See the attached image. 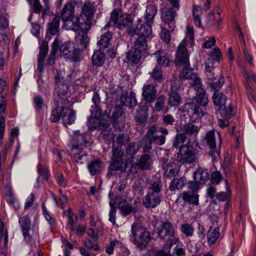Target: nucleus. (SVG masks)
<instances>
[{"label":"nucleus","mask_w":256,"mask_h":256,"mask_svg":"<svg viewBox=\"0 0 256 256\" xmlns=\"http://www.w3.org/2000/svg\"><path fill=\"white\" fill-rule=\"evenodd\" d=\"M168 134V130L164 127L158 128L156 124H150L148 127L146 136L153 143L158 146L163 145L166 142V136Z\"/></svg>","instance_id":"nucleus-5"},{"label":"nucleus","mask_w":256,"mask_h":256,"mask_svg":"<svg viewBox=\"0 0 256 256\" xmlns=\"http://www.w3.org/2000/svg\"><path fill=\"white\" fill-rule=\"evenodd\" d=\"M222 177L220 172L214 171L211 174L210 182L212 184H218L222 180Z\"/></svg>","instance_id":"nucleus-56"},{"label":"nucleus","mask_w":256,"mask_h":256,"mask_svg":"<svg viewBox=\"0 0 256 256\" xmlns=\"http://www.w3.org/2000/svg\"><path fill=\"white\" fill-rule=\"evenodd\" d=\"M74 15V8L72 4L70 2L66 4L61 13V18L64 24L68 23L69 22L68 20Z\"/></svg>","instance_id":"nucleus-25"},{"label":"nucleus","mask_w":256,"mask_h":256,"mask_svg":"<svg viewBox=\"0 0 256 256\" xmlns=\"http://www.w3.org/2000/svg\"><path fill=\"white\" fill-rule=\"evenodd\" d=\"M180 129L182 133L184 134V136H196L200 130V127L192 122H188L182 125Z\"/></svg>","instance_id":"nucleus-22"},{"label":"nucleus","mask_w":256,"mask_h":256,"mask_svg":"<svg viewBox=\"0 0 256 256\" xmlns=\"http://www.w3.org/2000/svg\"><path fill=\"white\" fill-rule=\"evenodd\" d=\"M122 105L128 108H132L137 104L136 97H119Z\"/></svg>","instance_id":"nucleus-45"},{"label":"nucleus","mask_w":256,"mask_h":256,"mask_svg":"<svg viewBox=\"0 0 256 256\" xmlns=\"http://www.w3.org/2000/svg\"><path fill=\"white\" fill-rule=\"evenodd\" d=\"M48 42H43L40 47V53L38 58L41 60L45 59V57L48 52Z\"/></svg>","instance_id":"nucleus-55"},{"label":"nucleus","mask_w":256,"mask_h":256,"mask_svg":"<svg viewBox=\"0 0 256 256\" xmlns=\"http://www.w3.org/2000/svg\"><path fill=\"white\" fill-rule=\"evenodd\" d=\"M68 23H64V26H67V28L72 30L75 32L81 30L83 32H87L90 29L88 28L86 25V20L80 22V16H75L74 15L72 16L69 20Z\"/></svg>","instance_id":"nucleus-12"},{"label":"nucleus","mask_w":256,"mask_h":256,"mask_svg":"<svg viewBox=\"0 0 256 256\" xmlns=\"http://www.w3.org/2000/svg\"><path fill=\"white\" fill-rule=\"evenodd\" d=\"M182 200L194 206L198 204V196L196 194H190L184 192L181 194Z\"/></svg>","instance_id":"nucleus-36"},{"label":"nucleus","mask_w":256,"mask_h":256,"mask_svg":"<svg viewBox=\"0 0 256 256\" xmlns=\"http://www.w3.org/2000/svg\"><path fill=\"white\" fill-rule=\"evenodd\" d=\"M196 155L194 148L185 144L180 148L177 154V160L182 163L191 164L196 162Z\"/></svg>","instance_id":"nucleus-7"},{"label":"nucleus","mask_w":256,"mask_h":256,"mask_svg":"<svg viewBox=\"0 0 256 256\" xmlns=\"http://www.w3.org/2000/svg\"><path fill=\"white\" fill-rule=\"evenodd\" d=\"M208 102V97H193L190 102L186 104V106H188L192 110V115L196 114L199 116L201 112L200 106H206Z\"/></svg>","instance_id":"nucleus-14"},{"label":"nucleus","mask_w":256,"mask_h":256,"mask_svg":"<svg viewBox=\"0 0 256 256\" xmlns=\"http://www.w3.org/2000/svg\"><path fill=\"white\" fill-rule=\"evenodd\" d=\"M186 45V40H183L178 47L174 62L177 67L188 68L190 66L189 54Z\"/></svg>","instance_id":"nucleus-6"},{"label":"nucleus","mask_w":256,"mask_h":256,"mask_svg":"<svg viewBox=\"0 0 256 256\" xmlns=\"http://www.w3.org/2000/svg\"><path fill=\"white\" fill-rule=\"evenodd\" d=\"M116 141L118 146L115 147L114 144H113L112 162L108 167V174L111 175L114 174V172L122 170L123 168L124 153L122 150L121 146L128 142L129 137L127 135L120 134L116 137Z\"/></svg>","instance_id":"nucleus-2"},{"label":"nucleus","mask_w":256,"mask_h":256,"mask_svg":"<svg viewBox=\"0 0 256 256\" xmlns=\"http://www.w3.org/2000/svg\"><path fill=\"white\" fill-rule=\"evenodd\" d=\"M92 60L94 65L96 66H102L105 62V54L104 52L98 50L93 54Z\"/></svg>","instance_id":"nucleus-34"},{"label":"nucleus","mask_w":256,"mask_h":256,"mask_svg":"<svg viewBox=\"0 0 256 256\" xmlns=\"http://www.w3.org/2000/svg\"><path fill=\"white\" fill-rule=\"evenodd\" d=\"M175 120V118L171 114L164 116L162 118V122L165 126H172Z\"/></svg>","instance_id":"nucleus-63"},{"label":"nucleus","mask_w":256,"mask_h":256,"mask_svg":"<svg viewBox=\"0 0 256 256\" xmlns=\"http://www.w3.org/2000/svg\"><path fill=\"white\" fill-rule=\"evenodd\" d=\"M152 24L142 22V20H138V24L136 28H133L134 34L138 36H142L146 38H149L152 34Z\"/></svg>","instance_id":"nucleus-15"},{"label":"nucleus","mask_w":256,"mask_h":256,"mask_svg":"<svg viewBox=\"0 0 256 256\" xmlns=\"http://www.w3.org/2000/svg\"><path fill=\"white\" fill-rule=\"evenodd\" d=\"M60 19L59 15L58 14L51 22L48 23V31L50 34L56 35L58 33Z\"/></svg>","instance_id":"nucleus-33"},{"label":"nucleus","mask_w":256,"mask_h":256,"mask_svg":"<svg viewBox=\"0 0 256 256\" xmlns=\"http://www.w3.org/2000/svg\"><path fill=\"white\" fill-rule=\"evenodd\" d=\"M119 210L121 214L124 217L132 213L134 214L136 212V208L133 207L131 204L128 203V202H125L124 204L120 206Z\"/></svg>","instance_id":"nucleus-39"},{"label":"nucleus","mask_w":256,"mask_h":256,"mask_svg":"<svg viewBox=\"0 0 256 256\" xmlns=\"http://www.w3.org/2000/svg\"><path fill=\"white\" fill-rule=\"evenodd\" d=\"M156 90L152 84L144 85L142 88V96H156Z\"/></svg>","instance_id":"nucleus-50"},{"label":"nucleus","mask_w":256,"mask_h":256,"mask_svg":"<svg viewBox=\"0 0 256 256\" xmlns=\"http://www.w3.org/2000/svg\"><path fill=\"white\" fill-rule=\"evenodd\" d=\"M90 174L91 176L98 175L103 169L102 162L98 160H94L87 165Z\"/></svg>","instance_id":"nucleus-24"},{"label":"nucleus","mask_w":256,"mask_h":256,"mask_svg":"<svg viewBox=\"0 0 256 256\" xmlns=\"http://www.w3.org/2000/svg\"><path fill=\"white\" fill-rule=\"evenodd\" d=\"M194 180L200 184H204L210 179V174L207 169L198 168L194 174Z\"/></svg>","instance_id":"nucleus-21"},{"label":"nucleus","mask_w":256,"mask_h":256,"mask_svg":"<svg viewBox=\"0 0 256 256\" xmlns=\"http://www.w3.org/2000/svg\"><path fill=\"white\" fill-rule=\"evenodd\" d=\"M148 38L142 36H138L133 48L142 52H144L148 48Z\"/></svg>","instance_id":"nucleus-29"},{"label":"nucleus","mask_w":256,"mask_h":256,"mask_svg":"<svg viewBox=\"0 0 256 256\" xmlns=\"http://www.w3.org/2000/svg\"><path fill=\"white\" fill-rule=\"evenodd\" d=\"M120 22L118 25V28L119 30H124L125 28H127L128 34L134 36L133 28L132 26V19L130 15L126 13L124 14V18H122Z\"/></svg>","instance_id":"nucleus-19"},{"label":"nucleus","mask_w":256,"mask_h":256,"mask_svg":"<svg viewBox=\"0 0 256 256\" xmlns=\"http://www.w3.org/2000/svg\"><path fill=\"white\" fill-rule=\"evenodd\" d=\"M150 78L154 80L162 82L163 80L162 70L161 66H156L152 71L150 72Z\"/></svg>","instance_id":"nucleus-42"},{"label":"nucleus","mask_w":256,"mask_h":256,"mask_svg":"<svg viewBox=\"0 0 256 256\" xmlns=\"http://www.w3.org/2000/svg\"><path fill=\"white\" fill-rule=\"evenodd\" d=\"M162 186V183L160 180L154 182L149 186V191L148 192L160 195V193Z\"/></svg>","instance_id":"nucleus-49"},{"label":"nucleus","mask_w":256,"mask_h":256,"mask_svg":"<svg viewBox=\"0 0 256 256\" xmlns=\"http://www.w3.org/2000/svg\"><path fill=\"white\" fill-rule=\"evenodd\" d=\"M180 230L187 237H189L193 235L194 228L190 224L186 223L181 225Z\"/></svg>","instance_id":"nucleus-53"},{"label":"nucleus","mask_w":256,"mask_h":256,"mask_svg":"<svg viewBox=\"0 0 256 256\" xmlns=\"http://www.w3.org/2000/svg\"><path fill=\"white\" fill-rule=\"evenodd\" d=\"M125 13L122 12L120 8H116L114 9L110 14L109 22L106 25L102 28V30H106L111 26L112 23L114 26L118 28L120 22L122 18H124V14Z\"/></svg>","instance_id":"nucleus-16"},{"label":"nucleus","mask_w":256,"mask_h":256,"mask_svg":"<svg viewBox=\"0 0 256 256\" xmlns=\"http://www.w3.org/2000/svg\"><path fill=\"white\" fill-rule=\"evenodd\" d=\"M19 223L22 228V235L27 242H30L34 235V230L31 226V222L28 216H24L19 218Z\"/></svg>","instance_id":"nucleus-8"},{"label":"nucleus","mask_w":256,"mask_h":256,"mask_svg":"<svg viewBox=\"0 0 256 256\" xmlns=\"http://www.w3.org/2000/svg\"><path fill=\"white\" fill-rule=\"evenodd\" d=\"M96 8L95 3L90 1L86 2L81 7V16L86 18V25L88 28H90L92 26V20Z\"/></svg>","instance_id":"nucleus-9"},{"label":"nucleus","mask_w":256,"mask_h":256,"mask_svg":"<svg viewBox=\"0 0 256 256\" xmlns=\"http://www.w3.org/2000/svg\"><path fill=\"white\" fill-rule=\"evenodd\" d=\"M122 105L128 108H132L137 104L136 97H119Z\"/></svg>","instance_id":"nucleus-46"},{"label":"nucleus","mask_w":256,"mask_h":256,"mask_svg":"<svg viewBox=\"0 0 256 256\" xmlns=\"http://www.w3.org/2000/svg\"><path fill=\"white\" fill-rule=\"evenodd\" d=\"M68 90L67 85H62L60 86L55 85L54 92L58 96H64Z\"/></svg>","instance_id":"nucleus-61"},{"label":"nucleus","mask_w":256,"mask_h":256,"mask_svg":"<svg viewBox=\"0 0 256 256\" xmlns=\"http://www.w3.org/2000/svg\"><path fill=\"white\" fill-rule=\"evenodd\" d=\"M60 51L62 56L66 58L76 60L80 54V50L76 48L71 42H64L60 46Z\"/></svg>","instance_id":"nucleus-10"},{"label":"nucleus","mask_w":256,"mask_h":256,"mask_svg":"<svg viewBox=\"0 0 256 256\" xmlns=\"http://www.w3.org/2000/svg\"><path fill=\"white\" fill-rule=\"evenodd\" d=\"M139 149L140 144L138 143L130 142L126 148V154L133 158V156L138 151Z\"/></svg>","instance_id":"nucleus-51"},{"label":"nucleus","mask_w":256,"mask_h":256,"mask_svg":"<svg viewBox=\"0 0 256 256\" xmlns=\"http://www.w3.org/2000/svg\"><path fill=\"white\" fill-rule=\"evenodd\" d=\"M105 31L104 34H102L100 40L98 42V45L100 47V49H105L108 47V44L110 42V40L112 37V32L108 30H102Z\"/></svg>","instance_id":"nucleus-26"},{"label":"nucleus","mask_w":256,"mask_h":256,"mask_svg":"<svg viewBox=\"0 0 256 256\" xmlns=\"http://www.w3.org/2000/svg\"><path fill=\"white\" fill-rule=\"evenodd\" d=\"M161 18L162 21L169 26V28L172 30L175 27L174 18L176 16V11L174 8H164L161 9Z\"/></svg>","instance_id":"nucleus-13"},{"label":"nucleus","mask_w":256,"mask_h":256,"mask_svg":"<svg viewBox=\"0 0 256 256\" xmlns=\"http://www.w3.org/2000/svg\"><path fill=\"white\" fill-rule=\"evenodd\" d=\"M234 106V104L232 102H230V106L226 104V106H224L220 108H218V114H220V116L222 118H230L233 115L232 110Z\"/></svg>","instance_id":"nucleus-35"},{"label":"nucleus","mask_w":256,"mask_h":256,"mask_svg":"<svg viewBox=\"0 0 256 256\" xmlns=\"http://www.w3.org/2000/svg\"><path fill=\"white\" fill-rule=\"evenodd\" d=\"M184 70H182L180 74V77L182 78L188 79L191 80L190 82H195L196 84H200V78L197 75L190 71L188 70L190 66L188 68L183 66Z\"/></svg>","instance_id":"nucleus-32"},{"label":"nucleus","mask_w":256,"mask_h":256,"mask_svg":"<svg viewBox=\"0 0 256 256\" xmlns=\"http://www.w3.org/2000/svg\"><path fill=\"white\" fill-rule=\"evenodd\" d=\"M190 85L194 88V90L196 91V96H204L205 91L201 86L202 83L200 79V84H196L194 82H190Z\"/></svg>","instance_id":"nucleus-60"},{"label":"nucleus","mask_w":256,"mask_h":256,"mask_svg":"<svg viewBox=\"0 0 256 256\" xmlns=\"http://www.w3.org/2000/svg\"><path fill=\"white\" fill-rule=\"evenodd\" d=\"M147 112L144 109L140 108L136 110L135 120L138 124H144L147 120Z\"/></svg>","instance_id":"nucleus-40"},{"label":"nucleus","mask_w":256,"mask_h":256,"mask_svg":"<svg viewBox=\"0 0 256 256\" xmlns=\"http://www.w3.org/2000/svg\"><path fill=\"white\" fill-rule=\"evenodd\" d=\"M214 58H208L205 62L206 75L208 79H216L218 77V74H216L214 66Z\"/></svg>","instance_id":"nucleus-27"},{"label":"nucleus","mask_w":256,"mask_h":256,"mask_svg":"<svg viewBox=\"0 0 256 256\" xmlns=\"http://www.w3.org/2000/svg\"><path fill=\"white\" fill-rule=\"evenodd\" d=\"M110 208L109 212V220L110 222L113 225L116 224V207L114 206L112 202H110Z\"/></svg>","instance_id":"nucleus-59"},{"label":"nucleus","mask_w":256,"mask_h":256,"mask_svg":"<svg viewBox=\"0 0 256 256\" xmlns=\"http://www.w3.org/2000/svg\"><path fill=\"white\" fill-rule=\"evenodd\" d=\"M211 81L209 82V86L210 90L213 92L212 96H224L226 94L222 92H220L221 88L224 84V80L223 78H220L217 81L216 78L210 79Z\"/></svg>","instance_id":"nucleus-20"},{"label":"nucleus","mask_w":256,"mask_h":256,"mask_svg":"<svg viewBox=\"0 0 256 256\" xmlns=\"http://www.w3.org/2000/svg\"><path fill=\"white\" fill-rule=\"evenodd\" d=\"M156 12L157 8L155 6L152 4L148 6L146 10L144 22L152 24L154 22V18L156 16Z\"/></svg>","instance_id":"nucleus-30"},{"label":"nucleus","mask_w":256,"mask_h":256,"mask_svg":"<svg viewBox=\"0 0 256 256\" xmlns=\"http://www.w3.org/2000/svg\"><path fill=\"white\" fill-rule=\"evenodd\" d=\"M178 130H177V132ZM186 138L184 136V134L182 132H178L176 135L173 141V146L174 148H180L184 145L183 143L186 140Z\"/></svg>","instance_id":"nucleus-44"},{"label":"nucleus","mask_w":256,"mask_h":256,"mask_svg":"<svg viewBox=\"0 0 256 256\" xmlns=\"http://www.w3.org/2000/svg\"><path fill=\"white\" fill-rule=\"evenodd\" d=\"M86 134H80L76 132L75 133L70 143L76 144L85 147V144L86 143Z\"/></svg>","instance_id":"nucleus-43"},{"label":"nucleus","mask_w":256,"mask_h":256,"mask_svg":"<svg viewBox=\"0 0 256 256\" xmlns=\"http://www.w3.org/2000/svg\"><path fill=\"white\" fill-rule=\"evenodd\" d=\"M212 100L214 106L218 108L226 106V104L230 106V102H232L231 98L228 97H212Z\"/></svg>","instance_id":"nucleus-37"},{"label":"nucleus","mask_w":256,"mask_h":256,"mask_svg":"<svg viewBox=\"0 0 256 256\" xmlns=\"http://www.w3.org/2000/svg\"><path fill=\"white\" fill-rule=\"evenodd\" d=\"M152 143L153 142L145 135L140 140V146L142 148L144 152H148L152 150Z\"/></svg>","instance_id":"nucleus-48"},{"label":"nucleus","mask_w":256,"mask_h":256,"mask_svg":"<svg viewBox=\"0 0 256 256\" xmlns=\"http://www.w3.org/2000/svg\"><path fill=\"white\" fill-rule=\"evenodd\" d=\"M142 53V52L134 50L132 48L127 52L126 58L128 62L134 64H137L141 59Z\"/></svg>","instance_id":"nucleus-28"},{"label":"nucleus","mask_w":256,"mask_h":256,"mask_svg":"<svg viewBox=\"0 0 256 256\" xmlns=\"http://www.w3.org/2000/svg\"><path fill=\"white\" fill-rule=\"evenodd\" d=\"M73 102L68 97H56L54 104L55 108L52 111L50 120L52 122H56L62 118L64 124H72L76 119V112L70 106Z\"/></svg>","instance_id":"nucleus-1"},{"label":"nucleus","mask_w":256,"mask_h":256,"mask_svg":"<svg viewBox=\"0 0 256 256\" xmlns=\"http://www.w3.org/2000/svg\"><path fill=\"white\" fill-rule=\"evenodd\" d=\"M77 42L79 43L82 47L86 48L89 42V38L86 34H79L76 37Z\"/></svg>","instance_id":"nucleus-52"},{"label":"nucleus","mask_w":256,"mask_h":256,"mask_svg":"<svg viewBox=\"0 0 256 256\" xmlns=\"http://www.w3.org/2000/svg\"><path fill=\"white\" fill-rule=\"evenodd\" d=\"M110 202H112L114 206H116V205L118 208H120V206L126 202L127 200L121 196H117L114 198V200L111 199Z\"/></svg>","instance_id":"nucleus-62"},{"label":"nucleus","mask_w":256,"mask_h":256,"mask_svg":"<svg viewBox=\"0 0 256 256\" xmlns=\"http://www.w3.org/2000/svg\"><path fill=\"white\" fill-rule=\"evenodd\" d=\"M206 140L207 144L210 148L209 155L212 157V161H217L220 158V152L216 150V144L214 132L213 130L209 131L206 136Z\"/></svg>","instance_id":"nucleus-11"},{"label":"nucleus","mask_w":256,"mask_h":256,"mask_svg":"<svg viewBox=\"0 0 256 256\" xmlns=\"http://www.w3.org/2000/svg\"><path fill=\"white\" fill-rule=\"evenodd\" d=\"M130 240L141 250L146 248L150 241L152 236L146 228L140 224L134 222L131 226Z\"/></svg>","instance_id":"nucleus-3"},{"label":"nucleus","mask_w":256,"mask_h":256,"mask_svg":"<svg viewBox=\"0 0 256 256\" xmlns=\"http://www.w3.org/2000/svg\"><path fill=\"white\" fill-rule=\"evenodd\" d=\"M152 162V159L149 154H144L142 155L138 163V166L140 169L148 170L150 168Z\"/></svg>","instance_id":"nucleus-31"},{"label":"nucleus","mask_w":256,"mask_h":256,"mask_svg":"<svg viewBox=\"0 0 256 256\" xmlns=\"http://www.w3.org/2000/svg\"><path fill=\"white\" fill-rule=\"evenodd\" d=\"M162 168L164 170V175L168 178L174 176L178 174L180 170L175 160H171L170 162H164Z\"/></svg>","instance_id":"nucleus-17"},{"label":"nucleus","mask_w":256,"mask_h":256,"mask_svg":"<svg viewBox=\"0 0 256 256\" xmlns=\"http://www.w3.org/2000/svg\"><path fill=\"white\" fill-rule=\"evenodd\" d=\"M202 13V8L200 6L194 5L192 8V15L194 18V22L196 26L200 27L202 26L200 14Z\"/></svg>","instance_id":"nucleus-41"},{"label":"nucleus","mask_w":256,"mask_h":256,"mask_svg":"<svg viewBox=\"0 0 256 256\" xmlns=\"http://www.w3.org/2000/svg\"><path fill=\"white\" fill-rule=\"evenodd\" d=\"M161 202L160 195L148 192L142 200V204L146 208L156 207Z\"/></svg>","instance_id":"nucleus-18"},{"label":"nucleus","mask_w":256,"mask_h":256,"mask_svg":"<svg viewBox=\"0 0 256 256\" xmlns=\"http://www.w3.org/2000/svg\"><path fill=\"white\" fill-rule=\"evenodd\" d=\"M172 256H186V250L184 248L176 246L174 249Z\"/></svg>","instance_id":"nucleus-64"},{"label":"nucleus","mask_w":256,"mask_h":256,"mask_svg":"<svg viewBox=\"0 0 256 256\" xmlns=\"http://www.w3.org/2000/svg\"><path fill=\"white\" fill-rule=\"evenodd\" d=\"M186 40V42H188L191 45H192L194 42V32L192 26H186V35L183 40Z\"/></svg>","instance_id":"nucleus-54"},{"label":"nucleus","mask_w":256,"mask_h":256,"mask_svg":"<svg viewBox=\"0 0 256 256\" xmlns=\"http://www.w3.org/2000/svg\"><path fill=\"white\" fill-rule=\"evenodd\" d=\"M184 186V181L182 179H174L170 186V189L171 190H174L176 189H180Z\"/></svg>","instance_id":"nucleus-57"},{"label":"nucleus","mask_w":256,"mask_h":256,"mask_svg":"<svg viewBox=\"0 0 256 256\" xmlns=\"http://www.w3.org/2000/svg\"><path fill=\"white\" fill-rule=\"evenodd\" d=\"M220 236L219 228H210L208 232V243L210 244H214Z\"/></svg>","instance_id":"nucleus-38"},{"label":"nucleus","mask_w":256,"mask_h":256,"mask_svg":"<svg viewBox=\"0 0 256 256\" xmlns=\"http://www.w3.org/2000/svg\"><path fill=\"white\" fill-rule=\"evenodd\" d=\"M156 59V62L160 66H168L170 60L169 56L163 50H158L152 54Z\"/></svg>","instance_id":"nucleus-23"},{"label":"nucleus","mask_w":256,"mask_h":256,"mask_svg":"<svg viewBox=\"0 0 256 256\" xmlns=\"http://www.w3.org/2000/svg\"><path fill=\"white\" fill-rule=\"evenodd\" d=\"M68 146L69 148L70 154L73 157L76 156V155L80 154L81 152H84L83 150L84 147L76 144L70 143L68 145Z\"/></svg>","instance_id":"nucleus-47"},{"label":"nucleus","mask_w":256,"mask_h":256,"mask_svg":"<svg viewBox=\"0 0 256 256\" xmlns=\"http://www.w3.org/2000/svg\"><path fill=\"white\" fill-rule=\"evenodd\" d=\"M157 233L161 240L168 242L164 246V249H170L172 246L178 241V239L175 237L174 226L170 222H162Z\"/></svg>","instance_id":"nucleus-4"},{"label":"nucleus","mask_w":256,"mask_h":256,"mask_svg":"<svg viewBox=\"0 0 256 256\" xmlns=\"http://www.w3.org/2000/svg\"><path fill=\"white\" fill-rule=\"evenodd\" d=\"M100 122L98 118H95L90 116L88 120V126L89 129L93 130L98 127Z\"/></svg>","instance_id":"nucleus-58"}]
</instances>
